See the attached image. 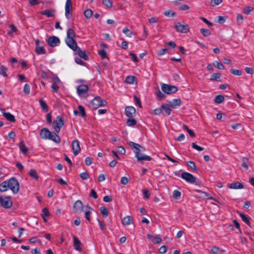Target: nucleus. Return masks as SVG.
<instances>
[{"mask_svg":"<svg viewBox=\"0 0 254 254\" xmlns=\"http://www.w3.org/2000/svg\"><path fill=\"white\" fill-rule=\"evenodd\" d=\"M102 2L104 5L109 8H111L112 6L113 3L111 0H103Z\"/></svg>","mask_w":254,"mask_h":254,"instance_id":"obj_45","label":"nucleus"},{"mask_svg":"<svg viewBox=\"0 0 254 254\" xmlns=\"http://www.w3.org/2000/svg\"><path fill=\"white\" fill-rule=\"evenodd\" d=\"M237 23L239 25L243 24L244 18L241 14H238L237 16Z\"/></svg>","mask_w":254,"mask_h":254,"instance_id":"obj_44","label":"nucleus"},{"mask_svg":"<svg viewBox=\"0 0 254 254\" xmlns=\"http://www.w3.org/2000/svg\"><path fill=\"white\" fill-rule=\"evenodd\" d=\"M42 216L43 218L45 221H46V219H45L46 217H48L50 215V213L48 208H44L42 210Z\"/></svg>","mask_w":254,"mask_h":254,"instance_id":"obj_39","label":"nucleus"},{"mask_svg":"<svg viewBox=\"0 0 254 254\" xmlns=\"http://www.w3.org/2000/svg\"><path fill=\"white\" fill-rule=\"evenodd\" d=\"M35 52L38 55L46 54L45 49L42 46H36Z\"/></svg>","mask_w":254,"mask_h":254,"instance_id":"obj_26","label":"nucleus"},{"mask_svg":"<svg viewBox=\"0 0 254 254\" xmlns=\"http://www.w3.org/2000/svg\"><path fill=\"white\" fill-rule=\"evenodd\" d=\"M41 14L46 15L47 17H53L55 15L56 10L53 9H46L41 11Z\"/></svg>","mask_w":254,"mask_h":254,"instance_id":"obj_18","label":"nucleus"},{"mask_svg":"<svg viewBox=\"0 0 254 254\" xmlns=\"http://www.w3.org/2000/svg\"><path fill=\"white\" fill-rule=\"evenodd\" d=\"M92 208L88 205L82 206L80 211L84 212L85 218L88 220H90V214H91Z\"/></svg>","mask_w":254,"mask_h":254,"instance_id":"obj_14","label":"nucleus"},{"mask_svg":"<svg viewBox=\"0 0 254 254\" xmlns=\"http://www.w3.org/2000/svg\"><path fill=\"white\" fill-rule=\"evenodd\" d=\"M130 148L133 150L135 154V157L137 158L138 162H140L143 160L145 161H150L152 158L149 156L144 155L141 153V149L139 147L141 145L139 144L134 143L132 141H130L128 143Z\"/></svg>","mask_w":254,"mask_h":254,"instance_id":"obj_1","label":"nucleus"},{"mask_svg":"<svg viewBox=\"0 0 254 254\" xmlns=\"http://www.w3.org/2000/svg\"><path fill=\"white\" fill-rule=\"evenodd\" d=\"M162 107V114L164 116H168L171 113V109L170 106L168 104H163L161 105Z\"/></svg>","mask_w":254,"mask_h":254,"instance_id":"obj_15","label":"nucleus"},{"mask_svg":"<svg viewBox=\"0 0 254 254\" xmlns=\"http://www.w3.org/2000/svg\"><path fill=\"white\" fill-rule=\"evenodd\" d=\"M8 189L7 181H4L0 184V191L4 192Z\"/></svg>","mask_w":254,"mask_h":254,"instance_id":"obj_23","label":"nucleus"},{"mask_svg":"<svg viewBox=\"0 0 254 254\" xmlns=\"http://www.w3.org/2000/svg\"><path fill=\"white\" fill-rule=\"evenodd\" d=\"M72 149L74 155L77 156L79 152V143L77 140H74L72 142Z\"/></svg>","mask_w":254,"mask_h":254,"instance_id":"obj_16","label":"nucleus"},{"mask_svg":"<svg viewBox=\"0 0 254 254\" xmlns=\"http://www.w3.org/2000/svg\"><path fill=\"white\" fill-rule=\"evenodd\" d=\"M136 79V77L134 76L129 75L127 76L126 78V82L128 84H133L134 81Z\"/></svg>","mask_w":254,"mask_h":254,"instance_id":"obj_27","label":"nucleus"},{"mask_svg":"<svg viewBox=\"0 0 254 254\" xmlns=\"http://www.w3.org/2000/svg\"><path fill=\"white\" fill-rule=\"evenodd\" d=\"M39 102L42 109L47 111L48 108L47 104L42 100H40Z\"/></svg>","mask_w":254,"mask_h":254,"instance_id":"obj_55","label":"nucleus"},{"mask_svg":"<svg viewBox=\"0 0 254 254\" xmlns=\"http://www.w3.org/2000/svg\"><path fill=\"white\" fill-rule=\"evenodd\" d=\"M187 163L188 166L190 168L192 169L196 172H197L198 171L197 170V168H196V167L195 166V163H194V162L193 161H188Z\"/></svg>","mask_w":254,"mask_h":254,"instance_id":"obj_40","label":"nucleus"},{"mask_svg":"<svg viewBox=\"0 0 254 254\" xmlns=\"http://www.w3.org/2000/svg\"><path fill=\"white\" fill-rule=\"evenodd\" d=\"M134 102L136 105H138L140 108H142L141 101L139 98L136 95L134 96Z\"/></svg>","mask_w":254,"mask_h":254,"instance_id":"obj_56","label":"nucleus"},{"mask_svg":"<svg viewBox=\"0 0 254 254\" xmlns=\"http://www.w3.org/2000/svg\"><path fill=\"white\" fill-rule=\"evenodd\" d=\"M60 42L59 38L55 36H51L47 39L48 44L52 47L57 46L59 44Z\"/></svg>","mask_w":254,"mask_h":254,"instance_id":"obj_11","label":"nucleus"},{"mask_svg":"<svg viewBox=\"0 0 254 254\" xmlns=\"http://www.w3.org/2000/svg\"><path fill=\"white\" fill-rule=\"evenodd\" d=\"M183 127L184 129L187 130L190 136L193 137L195 136V133L192 131V130L190 129L187 125H184Z\"/></svg>","mask_w":254,"mask_h":254,"instance_id":"obj_42","label":"nucleus"},{"mask_svg":"<svg viewBox=\"0 0 254 254\" xmlns=\"http://www.w3.org/2000/svg\"><path fill=\"white\" fill-rule=\"evenodd\" d=\"M6 70H7V69L5 67H4V66L3 65H1L0 66V74L4 76V77H6L7 76V73H6Z\"/></svg>","mask_w":254,"mask_h":254,"instance_id":"obj_43","label":"nucleus"},{"mask_svg":"<svg viewBox=\"0 0 254 254\" xmlns=\"http://www.w3.org/2000/svg\"><path fill=\"white\" fill-rule=\"evenodd\" d=\"M0 203L3 207L6 209L10 208L12 205L11 197L9 196H0Z\"/></svg>","mask_w":254,"mask_h":254,"instance_id":"obj_6","label":"nucleus"},{"mask_svg":"<svg viewBox=\"0 0 254 254\" xmlns=\"http://www.w3.org/2000/svg\"><path fill=\"white\" fill-rule=\"evenodd\" d=\"M107 104L105 100L102 99L100 96L95 97L90 102V107L93 110L97 109L102 106H105Z\"/></svg>","mask_w":254,"mask_h":254,"instance_id":"obj_3","label":"nucleus"},{"mask_svg":"<svg viewBox=\"0 0 254 254\" xmlns=\"http://www.w3.org/2000/svg\"><path fill=\"white\" fill-rule=\"evenodd\" d=\"M156 96L158 99V100H161L162 99H164L165 98V95L162 93L159 90L156 93Z\"/></svg>","mask_w":254,"mask_h":254,"instance_id":"obj_57","label":"nucleus"},{"mask_svg":"<svg viewBox=\"0 0 254 254\" xmlns=\"http://www.w3.org/2000/svg\"><path fill=\"white\" fill-rule=\"evenodd\" d=\"M254 7L252 6H247L246 8H244L243 9V12L247 14H249L252 10H254Z\"/></svg>","mask_w":254,"mask_h":254,"instance_id":"obj_47","label":"nucleus"},{"mask_svg":"<svg viewBox=\"0 0 254 254\" xmlns=\"http://www.w3.org/2000/svg\"><path fill=\"white\" fill-rule=\"evenodd\" d=\"M181 177L190 184H194L196 181V178L192 174L188 172H183L181 175Z\"/></svg>","mask_w":254,"mask_h":254,"instance_id":"obj_9","label":"nucleus"},{"mask_svg":"<svg viewBox=\"0 0 254 254\" xmlns=\"http://www.w3.org/2000/svg\"><path fill=\"white\" fill-rule=\"evenodd\" d=\"M216 21L219 23L223 24L225 21V18L222 16H218Z\"/></svg>","mask_w":254,"mask_h":254,"instance_id":"obj_62","label":"nucleus"},{"mask_svg":"<svg viewBox=\"0 0 254 254\" xmlns=\"http://www.w3.org/2000/svg\"><path fill=\"white\" fill-rule=\"evenodd\" d=\"M129 182V179L126 177H123L121 179V183L124 185H126Z\"/></svg>","mask_w":254,"mask_h":254,"instance_id":"obj_59","label":"nucleus"},{"mask_svg":"<svg viewBox=\"0 0 254 254\" xmlns=\"http://www.w3.org/2000/svg\"><path fill=\"white\" fill-rule=\"evenodd\" d=\"M213 65L218 69L223 70L225 68L224 65L221 62L215 61L213 63Z\"/></svg>","mask_w":254,"mask_h":254,"instance_id":"obj_35","label":"nucleus"},{"mask_svg":"<svg viewBox=\"0 0 254 254\" xmlns=\"http://www.w3.org/2000/svg\"><path fill=\"white\" fill-rule=\"evenodd\" d=\"M162 107L161 106L160 108H156L153 110V114L155 115H159L161 113L162 114Z\"/></svg>","mask_w":254,"mask_h":254,"instance_id":"obj_60","label":"nucleus"},{"mask_svg":"<svg viewBox=\"0 0 254 254\" xmlns=\"http://www.w3.org/2000/svg\"><path fill=\"white\" fill-rule=\"evenodd\" d=\"M80 178L84 180H87L89 178V175L88 173L86 171L85 172L80 173Z\"/></svg>","mask_w":254,"mask_h":254,"instance_id":"obj_53","label":"nucleus"},{"mask_svg":"<svg viewBox=\"0 0 254 254\" xmlns=\"http://www.w3.org/2000/svg\"><path fill=\"white\" fill-rule=\"evenodd\" d=\"M29 174L30 176V177H31L32 178L35 179L36 180H38L39 177L37 173V172L35 170H30Z\"/></svg>","mask_w":254,"mask_h":254,"instance_id":"obj_34","label":"nucleus"},{"mask_svg":"<svg viewBox=\"0 0 254 254\" xmlns=\"http://www.w3.org/2000/svg\"><path fill=\"white\" fill-rule=\"evenodd\" d=\"M242 166L244 167L245 170H248L249 169V165H248V162H249V159L247 157H244L242 159Z\"/></svg>","mask_w":254,"mask_h":254,"instance_id":"obj_31","label":"nucleus"},{"mask_svg":"<svg viewBox=\"0 0 254 254\" xmlns=\"http://www.w3.org/2000/svg\"><path fill=\"white\" fill-rule=\"evenodd\" d=\"M73 240H74V248L76 250L79 251V242L78 238L75 236H73Z\"/></svg>","mask_w":254,"mask_h":254,"instance_id":"obj_37","label":"nucleus"},{"mask_svg":"<svg viewBox=\"0 0 254 254\" xmlns=\"http://www.w3.org/2000/svg\"><path fill=\"white\" fill-rule=\"evenodd\" d=\"M101 213L104 217H107L109 215V211L107 208L105 207L102 206L100 208Z\"/></svg>","mask_w":254,"mask_h":254,"instance_id":"obj_29","label":"nucleus"},{"mask_svg":"<svg viewBox=\"0 0 254 254\" xmlns=\"http://www.w3.org/2000/svg\"><path fill=\"white\" fill-rule=\"evenodd\" d=\"M97 221L99 223V224L100 225V229L102 231H104L106 229V224L103 222V221L100 220L99 219H97Z\"/></svg>","mask_w":254,"mask_h":254,"instance_id":"obj_54","label":"nucleus"},{"mask_svg":"<svg viewBox=\"0 0 254 254\" xmlns=\"http://www.w3.org/2000/svg\"><path fill=\"white\" fill-rule=\"evenodd\" d=\"M80 58H82L86 61L88 60L89 57L88 55L85 53V51L80 50Z\"/></svg>","mask_w":254,"mask_h":254,"instance_id":"obj_50","label":"nucleus"},{"mask_svg":"<svg viewBox=\"0 0 254 254\" xmlns=\"http://www.w3.org/2000/svg\"><path fill=\"white\" fill-rule=\"evenodd\" d=\"M89 196L90 197L94 198V199H96L98 198V195L95 190L93 189L91 190Z\"/></svg>","mask_w":254,"mask_h":254,"instance_id":"obj_61","label":"nucleus"},{"mask_svg":"<svg viewBox=\"0 0 254 254\" xmlns=\"http://www.w3.org/2000/svg\"><path fill=\"white\" fill-rule=\"evenodd\" d=\"M49 139L57 143H59L61 141L60 137L56 133L54 132L51 133V135H50Z\"/></svg>","mask_w":254,"mask_h":254,"instance_id":"obj_24","label":"nucleus"},{"mask_svg":"<svg viewBox=\"0 0 254 254\" xmlns=\"http://www.w3.org/2000/svg\"><path fill=\"white\" fill-rule=\"evenodd\" d=\"M64 124V120L61 116H58L56 120L53 122L54 127L56 132H59L61 128Z\"/></svg>","mask_w":254,"mask_h":254,"instance_id":"obj_8","label":"nucleus"},{"mask_svg":"<svg viewBox=\"0 0 254 254\" xmlns=\"http://www.w3.org/2000/svg\"><path fill=\"white\" fill-rule=\"evenodd\" d=\"M98 54L101 56V57L103 59L107 58V53L104 50L99 51Z\"/></svg>","mask_w":254,"mask_h":254,"instance_id":"obj_51","label":"nucleus"},{"mask_svg":"<svg viewBox=\"0 0 254 254\" xmlns=\"http://www.w3.org/2000/svg\"><path fill=\"white\" fill-rule=\"evenodd\" d=\"M8 189L14 193H17L19 190V184L18 181L14 178H12L7 181Z\"/></svg>","mask_w":254,"mask_h":254,"instance_id":"obj_4","label":"nucleus"},{"mask_svg":"<svg viewBox=\"0 0 254 254\" xmlns=\"http://www.w3.org/2000/svg\"><path fill=\"white\" fill-rule=\"evenodd\" d=\"M229 188L232 189H242L244 188V186L242 184L240 183V182H236L231 183L229 185Z\"/></svg>","mask_w":254,"mask_h":254,"instance_id":"obj_21","label":"nucleus"},{"mask_svg":"<svg viewBox=\"0 0 254 254\" xmlns=\"http://www.w3.org/2000/svg\"><path fill=\"white\" fill-rule=\"evenodd\" d=\"M164 14L166 16H174L176 15V13L172 10H167L164 12Z\"/></svg>","mask_w":254,"mask_h":254,"instance_id":"obj_46","label":"nucleus"},{"mask_svg":"<svg viewBox=\"0 0 254 254\" xmlns=\"http://www.w3.org/2000/svg\"><path fill=\"white\" fill-rule=\"evenodd\" d=\"M93 14V11L90 9H86L84 12V15L87 18H89L91 17Z\"/></svg>","mask_w":254,"mask_h":254,"instance_id":"obj_41","label":"nucleus"},{"mask_svg":"<svg viewBox=\"0 0 254 254\" xmlns=\"http://www.w3.org/2000/svg\"><path fill=\"white\" fill-rule=\"evenodd\" d=\"M182 104V101L180 99H175L172 101L169 102V106L172 108H177L178 106H180Z\"/></svg>","mask_w":254,"mask_h":254,"instance_id":"obj_19","label":"nucleus"},{"mask_svg":"<svg viewBox=\"0 0 254 254\" xmlns=\"http://www.w3.org/2000/svg\"><path fill=\"white\" fill-rule=\"evenodd\" d=\"M124 225H129L133 223V218L131 216H126L122 220Z\"/></svg>","mask_w":254,"mask_h":254,"instance_id":"obj_20","label":"nucleus"},{"mask_svg":"<svg viewBox=\"0 0 254 254\" xmlns=\"http://www.w3.org/2000/svg\"><path fill=\"white\" fill-rule=\"evenodd\" d=\"M30 87L29 84H25L24 87L23 91L26 94H29L30 93Z\"/></svg>","mask_w":254,"mask_h":254,"instance_id":"obj_63","label":"nucleus"},{"mask_svg":"<svg viewBox=\"0 0 254 254\" xmlns=\"http://www.w3.org/2000/svg\"><path fill=\"white\" fill-rule=\"evenodd\" d=\"M118 152L121 154H125L126 153L125 149L121 146H119L117 148Z\"/></svg>","mask_w":254,"mask_h":254,"instance_id":"obj_64","label":"nucleus"},{"mask_svg":"<svg viewBox=\"0 0 254 254\" xmlns=\"http://www.w3.org/2000/svg\"><path fill=\"white\" fill-rule=\"evenodd\" d=\"M74 37L73 30L72 29H68L67 31V37L65 42L68 47L74 51L76 50L77 48V43L74 39Z\"/></svg>","mask_w":254,"mask_h":254,"instance_id":"obj_2","label":"nucleus"},{"mask_svg":"<svg viewBox=\"0 0 254 254\" xmlns=\"http://www.w3.org/2000/svg\"><path fill=\"white\" fill-rule=\"evenodd\" d=\"M230 71L234 75L241 76L242 75V71L239 69H231Z\"/></svg>","mask_w":254,"mask_h":254,"instance_id":"obj_48","label":"nucleus"},{"mask_svg":"<svg viewBox=\"0 0 254 254\" xmlns=\"http://www.w3.org/2000/svg\"><path fill=\"white\" fill-rule=\"evenodd\" d=\"M221 74L220 73H214L212 74L210 79L211 80L220 81Z\"/></svg>","mask_w":254,"mask_h":254,"instance_id":"obj_28","label":"nucleus"},{"mask_svg":"<svg viewBox=\"0 0 254 254\" xmlns=\"http://www.w3.org/2000/svg\"><path fill=\"white\" fill-rule=\"evenodd\" d=\"M237 213L239 214L240 216L242 218V220L245 222L246 224H247L249 226H251V222L249 220V218L248 216L243 213H241L237 211Z\"/></svg>","mask_w":254,"mask_h":254,"instance_id":"obj_22","label":"nucleus"},{"mask_svg":"<svg viewBox=\"0 0 254 254\" xmlns=\"http://www.w3.org/2000/svg\"><path fill=\"white\" fill-rule=\"evenodd\" d=\"M123 32L128 37H131L133 35V32L130 30L127 27H125L123 30Z\"/></svg>","mask_w":254,"mask_h":254,"instance_id":"obj_36","label":"nucleus"},{"mask_svg":"<svg viewBox=\"0 0 254 254\" xmlns=\"http://www.w3.org/2000/svg\"><path fill=\"white\" fill-rule=\"evenodd\" d=\"M181 193L177 190H175L173 192V196L175 199H178L181 197Z\"/></svg>","mask_w":254,"mask_h":254,"instance_id":"obj_52","label":"nucleus"},{"mask_svg":"<svg viewBox=\"0 0 254 254\" xmlns=\"http://www.w3.org/2000/svg\"><path fill=\"white\" fill-rule=\"evenodd\" d=\"M84 81V80L80 79V97L83 96L86 97L88 96L87 92L89 90V87L86 84H82Z\"/></svg>","mask_w":254,"mask_h":254,"instance_id":"obj_10","label":"nucleus"},{"mask_svg":"<svg viewBox=\"0 0 254 254\" xmlns=\"http://www.w3.org/2000/svg\"><path fill=\"white\" fill-rule=\"evenodd\" d=\"M174 27L176 31L182 33H187L190 31L189 25H183L179 22H175Z\"/></svg>","mask_w":254,"mask_h":254,"instance_id":"obj_7","label":"nucleus"},{"mask_svg":"<svg viewBox=\"0 0 254 254\" xmlns=\"http://www.w3.org/2000/svg\"><path fill=\"white\" fill-rule=\"evenodd\" d=\"M72 6L71 0H66L65 6V15L67 18H69L71 15Z\"/></svg>","mask_w":254,"mask_h":254,"instance_id":"obj_12","label":"nucleus"},{"mask_svg":"<svg viewBox=\"0 0 254 254\" xmlns=\"http://www.w3.org/2000/svg\"><path fill=\"white\" fill-rule=\"evenodd\" d=\"M152 241L154 244H159L161 242L162 239L160 237L156 236L153 237Z\"/></svg>","mask_w":254,"mask_h":254,"instance_id":"obj_49","label":"nucleus"},{"mask_svg":"<svg viewBox=\"0 0 254 254\" xmlns=\"http://www.w3.org/2000/svg\"><path fill=\"white\" fill-rule=\"evenodd\" d=\"M161 89L163 92L167 94H171L176 93L178 91V87L174 85L162 83Z\"/></svg>","mask_w":254,"mask_h":254,"instance_id":"obj_5","label":"nucleus"},{"mask_svg":"<svg viewBox=\"0 0 254 254\" xmlns=\"http://www.w3.org/2000/svg\"><path fill=\"white\" fill-rule=\"evenodd\" d=\"M79 201L77 200L74 203V204L73 205V210L76 213H77L78 212V209L79 208Z\"/></svg>","mask_w":254,"mask_h":254,"instance_id":"obj_58","label":"nucleus"},{"mask_svg":"<svg viewBox=\"0 0 254 254\" xmlns=\"http://www.w3.org/2000/svg\"><path fill=\"white\" fill-rule=\"evenodd\" d=\"M225 99L224 95H217L214 99V102L217 104H220L222 103Z\"/></svg>","mask_w":254,"mask_h":254,"instance_id":"obj_25","label":"nucleus"},{"mask_svg":"<svg viewBox=\"0 0 254 254\" xmlns=\"http://www.w3.org/2000/svg\"><path fill=\"white\" fill-rule=\"evenodd\" d=\"M19 148L20 150L24 154H26L27 152V148L24 144V141H21L19 143Z\"/></svg>","mask_w":254,"mask_h":254,"instance_id":"obj_30","label":"nucleus"},{"mask_svg":"<svg viewBox=\"0 0 254 254\" xmlns=\"http://www.w3.org/2000/svg\"><path fill=\"white\" fill-rule=\"evenodd\" d=\"M125 114L128 118H132L136 114V110L132 106H127L125 109Z\"/></svg>","mask_w":254,"mask_h":254,"instance_id":"obj_13","label":"nucleus"},{"mask_svg":"<svg viewBox=\"0 0 254 254\" xmlns=\"http://www.w3.org/2000/svg\"><path fill=\"white\" fill-rule=\"evenodd\" d=\"M51 132L47 128H43L40 133V136L43 139H49L51 135Z\"/></svg>","mask_w":254,"mask_h":254,"instance_id":"obj_17","label":"nucleus"},{"mask_svg":"<svg viewBox=\"0 0 254 254\" xmlns=\"http://www.w3.org/2000/svg\"><path fill=\"white\" fill-rule=\"evenodd\" d=\"M8 121L11 122H14L15 121V118L13 115L9 113L4 114V116Z\"/></svg>","mask_w":254,"mask_h":254,"instance_id":"obj_33","label":"nucleus"},{"mask_svg":"<svg viewBox=\"0 0 254 254\" xmlns=\"http://www.w3.org/2000/svg\"><path fill=\"white\" fill-rule=\"evenodd\" d=\"M137 123L136 121L132 118H128L127 121V125L129 127H132L135 126Z\"/></svg>","mask_w":254,"mask_h":254,"instance_id":"obj_32","label":"nucleus"},{"mask_svg":"<svg viewBox=\"0 0 254 254\" xmlns=\"http://www.w3.org/2000/svg\"><path fill=\"white\" fill-rule=\"evenodd\" d=\"M200 32L204 37H208L211 35L210 31L207 29L202 28L200 29Z\"/></svg>","mask_w":254,"mask_h":254,"instance_id":"obj_38","label":"nucleus"}]
</instances>
